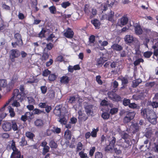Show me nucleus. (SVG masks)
<instances>
[{
  "label": "nucleus",
  "instance_id": "28",
  "mask_svg": "<svg viewBox=\"0 0 158 158\" xmlns=\"http://www.w3.org/2000/svg\"><path fill=\"white\" fill-rule=\"evenodd\" d=\"M35 82V78L33 76H31L28 79L27 83L31 84Z\"/></svg>",
  "mask_w": 158,
  "mask_h": 158
},
{
  "label": "nucleus",
  "instance_id": "64",
  "mask_svg": "<svg viewBox=\"0 0 158 158\" xmlns=\"http://www.w3.org/2000/svg\"><path fill=\"white\" fill-rule=\"evenodd\" d=\"M120 97L118 95L115 94L113 100L114 101H118L120 100Z\"/></svg>",
  "mask_w": 158,
  "mask_h": 158
},
{
  "label": "nucleus",
  "instance_id": "51",
  "mask_svg": "<svg viewBox=\"0 0 158 158\" xmlns=\"http://www.w3.org/2000/svg\"><path fill=\"white\" fill-rule=\"evenodd\" d=\"M102 154L100 152H97L95 154V158H102Z\"/></svg>",
  "mask_w": 158,
  "mask_h": 158
},
{
  "label": "nucleus",
  "instance_id": "21",
  "mask_svg": "<svg viewBox=\"0 0 158 158\" xmlns=\"http://www.w3.org/2000/svg\"><path fill=\"white\" fill-rule=\"evenodd\" d=\"M35 125L37 127H41L44 124L43 121L40 119L36 120L35 122Z\"/></svg>",
  "mask_w": 158,
  "mask_h": 158
},
{
  "label": "nucleus",
  "instance_id": "45",
  "mask_svg": "<svg viewBox=\"0 0 158 158\" xmlns=\"http://www.w3.org/2000/svg\"><path fill=\"white\" fill-rule=\"evenodd\" d=\"M82 149V143L80 142L78 143L77 148V151H79L81 150Z\"/></svg>",
  "mask_w": 158,
  "mask_h": 158
},
{
  "label": "nucleus",
  "instance_id": "49",
  "mask_svg": "<svg viewBox=\"0 0 158 158\" xmlns=\"http://www.w3.org/2000/svg\"><path fill=\"white\" fill-rule=\"evenodd\" d=\"M129 106L130 108L133 109L138 108V105L134 103L130 104Z\"/></svg>",
  "mask_w": 158,
  "mask_h": 158
},
{
  "label": "nucleus",
  "instance_id": "14",
  "mask_svg": "<svg viewBox=\"0 0 158 158\" xmlns=\"http://www.w3.org/2000/svg\"><path fill=\"white\" fill-rule=\"evenodd\" d=\"M30 4L33 10L36 11L38 10V9L36 7L37 3L36 0H31Z\"/></svg>",
  "mask_w": 158,
  "mask_h": 158
},
{
  "label": "nucleus",
  "instance_id": "17",
  "mask_svg": "<svg viewBox=\"0 0 158 158\" xmlns=\"http://www.w3.org/2000/svg\"><path fill=\"white\" fill-rule=\"evenodd\" d=\"M111 47L113 49L117 51H120L122 49V47L121 46L116 44H113Z\"/></svg>",
  "mask_w": 158,
  "mask_h": 158
},
{
  "label": "nucleus",
  "instance_id": "39",
  "mask_svg": "<svg viewBox=\"0 0 158 158\" xmlns=\"http://www.w3.org/2000/svg\"><path fill=\"white\" fill-rule=\"evenodd\" d=\"M126 115L128 116L130 119H132L134 118L135 115V113L134 112H129Z\"/></svg>",
  "mask_w": 158,
  "mask_h": 158
},
{
  "label": "nucleus",
  "instance_id": "60",
  "mask_svg": "<svg viewBox=\"0 0 158 158\" xmlns=\"http://www.w3.org/2000/svg\"><path fill=\"white\" fill-rule=\"evenodd\" d=\"M27 144V141L25 140L24 138H22L21 141L20 142V145L22 146L25 145Z\"/></svg>",
  "mask_w": 158,
  "mask_h": 158
},
{
  "label": "nucleus",
  "instance_id": "53",
  "mask_svg": "<svg viewBox=\"0 0 158 158\" xmlns=\"http://www.w3.org/2000/svg\"><path fill=\"white\" fill-rule=\"evenodd\" d=\"M150 39L148 37L145 38L143 40V44L147 47H148V43Z\"/></svg>",
  "mask_w": 158,
  "mask_h": 158
},
{
  "label": "nucleus",
  "instance_id": "43",
  "mask_svg": "<svg viewBox=\"0 0 158 158\" xmlns=\"http://www.w3.org/2000/svg\"><path fill=\"white\" fill-rule=\"evenodd\" d=\"M26 116L28 119H31L33 118V113L31 112H27L25 114Z\"/></svg>",
  "mask_w": 158,
  "mask_h": 158
},
{
  "label": "nucleus",
  "instance_id": "61",
  "mask_svg": "<svg viewBox=\"0 0 158 158\" xmlns=\"http://www.w3.org/2000/svg\"><path fill=\"white\" fill-rule=\"evenodd\" d=\"M42 112L40 110L37 109H35L33 111V114H39Z\"/></svg>",
  "mask_w": 158,
  "mask_h": 158
},
{
  "label": "nucleus",
  "instance_id": "62",
  "mask_svg": "<svg viewBox=\"0 0 158 158\" xmlns=\"http://www.w3.org/2000/svg\"><path fill=\"white\" fill-rule=\"evenodd\" d=\"M121 136L122 138L126 139L128 138V135L127 133L123 132L122 133Z\"/></svg>",
  "mask_w": 158,
  "mask_h": 158
},
{
  "label": "nucleus",
  "instance_id": "36",
  "mask_svg": "<svg viewBox=\"0 0 158 158\" xmlns=\"http://www.w3.org/2000/svg\"><path fill=\"white\" fill-rule=\"evenodd\" d=\"M56 76L55 74H52L49 75L48 79L50 81H53L56 79Z\"/></svg>",
  "mask_w": 158,
  "mask_h": 158
},
{
  "label": "nucleus",
  "instance_id": "10",
  "mask_svg": "<svg viewBox=\"0 0 158 158\" xmlns=\"http://www.w3.org/2000/svg\"><path fill=\"white\" fill-rule=\"evenodd\" d=\"M128 21V19L126 17L124 16L121 19H119L118 24V25L120 26H122L125 25Z\"/></svg>",
  "mask_w": 158,
  "mask_h": 158
},
{
  "label": "nucleus",
  "instance_id": "52",
  "mask_svg": "<svg viewBox=\"0 0 158 158\" xmlns=\"http://www.w3.org/2000/svg\"><path fill=\"white\" fill-rule=\"evenodd\" d=\"M45 32V30L44 29H43L41 31L39 34V37L40 38H42L44 37V35Z\"/></svg>",
  "mask_w": 158,
  "mask_h": 158
},
{
  "label": "nucleus",
  "instance_id": "2",
  "mask_svg": "<svg viewBox=\"0 0 158 158\" xmlns=\"http://www.w3.org/2000/svg\"><path fill=\"white\" fill-rule=\"evenodd\" d=\"M10 144H11V148L13 150V152L11 155L10 158H23L21 157L20 152L17 148L15 142L13 140L10 141Z\"/></svg>",
  "mask_w": 158,
  "mask_h": 158
},
{
  "label": "nucleus",
  "instance_id": "11",
  "mask_svg": "<svg viewBox=\"0 0 158 158\" xmlns=\"http://www.w3.org/2000/svg\"><path fill=\"white\" fill-rule=\"evenodd\" d=\"M74 33L70 28H68L66 31L64 33V35L67 38H70L73 37Z\"/></svg>",
  "mask_w": 158,
  "mask_h": 158
},
{
  "label": "nucleus",
  "instance_id": "37",
  "mask_svg": "<svg viewBox=\"0 0 158 158\" xmlns=\"http://www.w3.org/2000/svg\"><path fill=\"white\" fill-rule=\"evenodd\" d=\"M118 85V82L115 81L113 83V87L114 88L113 91L115 92L117 90V87Z\"/></svg>",
  "mask_w": 158,
  "mask_h": 158
},
{
  "label": "nucleus",
  "instance_id": "33",
  "mask_svg": "<svg viewBox=\"0 0 158 158\" xmlns=\"http://www.w3.org/2000/svg\"><path fill=\"white\" fill-rule=\"evenodd\" d=\"M49 145L52 148H56L57 147L56 143L53 140H51L50 142Z\"/></svg>",
  "mask_w": 158,
  "mask_h": 158
},
{
  "label": "nucleus",
  "instance_id": "40",
  "mask_svg": "<svg viewBox=\"0 0 158 158\" xmlns=\"http://www.w3.org/2000/svg\"><path fill=\"white\" fill-rule=\"evenodd\" d=\"M51 73V72L48 69L44 70L42 73V75L44 77H47Z\"/></svg>",
  "mask_w": 158,
  "mask_h": 158
},
{
  "label": "nucleus",
  "instance_id": "1",
  "mask_svg": "<svg viewBox=\"0 0 158 158\" xmlns=\"http://www.w3.org/2000/svg\"><path fill=\"white\" fill-rule=\"evenodd\" d=\"M141 114L144 118H146L149 121L155 124L156 123V115L152 110L148 109L141 110Z\"/></svg>",
  "mask_w": 158,
  "mask_h": 158
},
{
  "label": "nucleus",
  "instance_id": "6",
  "mask_svg": "<svg viewBox=\"0 0 158 158\" xmlns=\"http://www.w3.org/2000/svg\"><path fill=\"white\" fill-rule=\"evenodd\" d=\"M77 98H78V101L79 102V103L78 104H77L73 106V107L76 110H77V109H80L81 108V105L80 104V102H82V100L80 99V97H78V96H77V97H76V98L74 96H71L69 97L68 101L69 102L71 103H74Z\"/></svg>",
  "mask_w": 158,
  "mask_h": 158
},
{
  "label": "nucleus",
  "instance_id": "22",
  "mask_svg": "<svg viewBox=\"0 0 158 158\" xmlns=\"http://www.w3.org/2000/svg\"><path fill=\"white\" fill-rule=\"evenodd\" d=\"M141 82V80L139 79L134 80L132 82V86L133 87H136L137 86H138L139 85V84L140 82Z\"/></svg>",
  "mask_w": 158,
  "mask_h": 158
},
{
  "label": "nucleus",
  "instance_id": "46",
  "mask_svg": "<svg viewBox=\"0 0 158 158\" xmlns=\"http://www.w3.org/2000/svg\"><path fill=\"white\" fill-rule=\"evenodd\" d=\"M130 102V100L129 99L125 98L123 100V103L125 106H127L129 105Z\"/></svg>",
  "mask_w": 158,
  "mask_h": 158
},
{
  "label": "nucleus",
  "instance_id": "47",
  "mask_svg": "<svg viewBox=\"0 0 158 158\" xmlns=\"http://www.w3.org/2000/svg\"><path fill=\"white\" fill-rule=\"evenodd\" d=\"M143 60L142 59H139L136 60L134 63L135 66L138 65L141 62H143Z\"/></svg>",
  "mask_w": 158,
  "mask_h": 158
},
{
  "label": "nucleus",
  "instance_id": "31",
  "mask_svg": "<svg viewBox=\"0 0 158 158\" xmlns=\"http://www.w3.org/2000/svg\"><path fill=\"white\" fill-rule=\"evenodd\" d=\"M53 133L52 128L51 127L49 129H47L45 133V135L47 136L51 135Z\"/></svg>",
  "mask_w": 158,
  "mask_h": 158
},
{
  "label": "nucleus",
  "instance_id": "29",
  "mask_svg": "<svg viewBox=\"0 0 158 158\" xmlns=\"http://www.w3.org/2000/svg\"><path fill=\"white\" fill-rule=\"evenodd\" d=\"M62 107V106L61 105H60L58 106H56L55 108V110H54V113H56V111L58 112V114H61V108Z\"/></svg>",
  "mask_w": 158,
  "mask_h": 158
},
{
  "label": "nucleus",
  "instance_id": "59",
  "mask_svg": "<svg viewBox=\"0 0 158 158\" xmlns=\"http://www.w3.org/2000/svg\"><path fill=\"white\" fill-rule=\"evenodd\" d=\"M118 111V109L117 108H113L111 109L110 110V113L111 114H116Z\"/></svg>",
  "mask_w": 158,
  "mask_h": 158
},
{
  "label": "nucleus",
  "instance_id": "56",
  "mask_svg": "<svg viewBox=\"0 0 158 158\" xmlns=\"http://www.w3.org/2000/svg\"><path fill=\"white\" fill-rule=\"evenodd\" d=\"M49 147L48 146L44 147L43 149V154L44 155L45 154L49 151Z\"/></svg>",
  "mask_w": 158,
  "mask_h": 158
},
{
  "label": "nucleus",
  "instance_id": "42",
  "mask_svg": "<svg viewBox=\"0 0 158 158\" xmlns=\"http://www.w3.org/2000/svg\"><path fill=\"white\" fill-rule=\"evenodd\" d=\"M152 52L150 51L146 52L144 53V56L146 58H149L152 55Z\"/></svg>",
  "mask_w": 158,
  "mask_h": 158
},
{
  "label": "nucleus",
  "instance_id": "38",
  "mask_svg": "<svg viewBox=\"0 0 158 158\" xmlns=\"http://www.w3.org/2000/svg\"><path fill=\"white\" fill-rule=\"evenodd\" d=\"M49 9L50 10V12L51 13L54 14L56 12V8L54 6H52L49 8Z\"/></svg>",
  "mask_w": 158,
  "mask_h": 158
},
{
  "label": "nucleus",
  "instance_id": "13",
  "mask_svg": "<svg viewBox=\"0 0 158 158\" xmlns=\"http://www.w3.org/2000/svg\"><path fill=\"white\" fill-rule=\"evenodd\" d=\"M11 126L10 123L5 122L2 125V128L5 131H8L11 129Z\"/></svg>",
  "mask_w": 158,
  "mask_h": 158
},
{
  "label": "nucleus",
  "instance_id": "27",
  "mask_svg": "<svg viewBox=\"0 0 158 158\" xmlns=\"http://www.w3.org/2000/svg\"><path fill=\"white\" fill-rule=\"evenodd\" d=\"M7 85V82L4 79H0V86L2 87H5Z\"/></svg>",
  "mask_w": 158,
  "mask_h": 158
},
{
  "label": "nucleus",
  "instance_id": "34",
  "mask_svg": "<svg viewBox=\"0 0 158 158\" xmlns=\"http://www.w3.org/2000/svg\"><path fill=\"white\" fill-rule=\"evenodd\" d=\"M155 84L154 82H148L146 84L145 86L148 88H151Z\"/></svg>",
  "mask_w": 158,
  "mask_h": 158
},
{
  "label": "nucleus",
  "instance_id": "35",
  "mask_svg": "<svg viewBox=\"0 0 158 158\" xmlns=\"http://www.w3.org/2000/svg\"><path fill=\"white\" fill-rule=\"evenodd\" d=\"M79 155L81 158H89L87 154L82 151H81L79 153Z\"/></svg>",
  "mask_w": 158,
  "mask_h": 158
},
{
  "label": "nucleus",
  "instance_id": "20",
  "mask_svg": "<svg viewBox=\"0 0 158 158\" xmlns=\"http://www.w3.org/2000/svg\"><path fill=\"white\" fill-rule=\"evenodd\" d=\"M109 6L107 1L106 2L102 3L100 7L101 10L102 12H103L104 11H106L107 9Z\"/></svg>",
  "mask_w": 158,
  "mask_h": 158
},
{
  "label": "nucleus",
  "instance_id": "32",
  "mask_svg": "<svg viewBox=\"0 0 158 158\" xmlns=\"http://www.w3.org/2000/svg\"><path fill=\"white\" fill-rule=\"evenodd\" d=\"M109 6H112L114 4H116L117 2L114 0H109L107 1Z\"/></svg>",
  "mask_w": 158,
  "mask_h": 158
},
{
  "label": "nucleus",
  "instance_id": "9",
  "mask_svg": "<svg viewBox=\"0 0 158 158\" xmlns=\"http://www.w3.org/2000/svg\"><path fill=\"white\" fill-rule=\"evenodd\" d=\"M93 106L91 105H88L85 106V112L87 115L91 116L93 114Z\"/></svg>",
  "mask_w": 158,
  "mask_h": 158
},
{
  "label": "nucleus",
  "instance_id": "50",
  "mask_svg": "<svg viewBox=\"0 0 158 158\" xmlns=\"http://www.w3.org/2000/svg\"><path fill=\"white\" fill-rule=\"evenodd\" d=\"M12 128L14 131H16L18 130V127L15 122H12Z\"/></svg>",
  "mask_w": 158,
  "mask_h": 158
},
{
  "label": "nucleus",
  "instance_id": "24",
  "mask_svg": "<svg viewBox=\"0 0 158 158\" xmlns=\"http://www.w3.org/2000/svg\"><path fill=\"white\" fill-rule=\"evenodd\" d=\"M26 136L28 138L30 139H32L34 137L35 135L31 132L27 131L26 133Z\"/></svg>",
  "mask_w": 158,
  "mask_h": 158
},
{
  "label": "nucleus",
  "instance_id": "26",
  "mask_svg": "<svg viewBox=\"0 0 158 158\" xmlns=\"http://www.w3.org/2000/svg\"><path fill=\"white\" fill-rule=\"evenodd\" d=\"M52 128L53 132L54 133L59 134L60 132L61 129L60 128L55 126L52 127Z\"/></svg>",
  "mask_w": 158,
  "mask_h": 158
},
{
  "label": "nucleus",
  "instance_id": "15",
  "mask_svg": "<svg viewBox=\"0 0 158 158\" xmlns=\"http://www.w3.org/2000/svg\"><path fill=\"white\" fill-rule=\"evenodd\" d=\"M135 32L137 35H139L142 34L143 31L140 26L136 25L135 26Z\"/></svg>",
  "mask_w": 158,
  "mask_h": 158
},
{
  "label": "nucleus",
  "instance_id": "44",
  "mask_svg": "<svg viewBox=\"0 0 158 158\" xmlns=\"http://www.w3.org/2000/svg\"><path fill=\"white\" fill-rule=\"evenodd\" d=\"M99 44L102 46H107L108 43L107 41H103L100 40L98 41Z\"/></svg>",
  "mask_w": 158,
  "mask_h": 158
},
{
  "label": "nucleus",
  "instance_id": "16",
  "mask_svg": "<svg viewBox=\"0 0 158 158\" xmlns=\"http://www.w3.org/2000/svg\"><path fill=\"white\" fill-rule=\"evenodd\" d=\"M91 22L96 28H99L101 24L99 20L95 19L92 20Z\"/></svg>",
  "mask_w": 158,
  "mask_h": 158
},
{
  "label": "nucleus",
  "instance_id": "57",
  "mask_svg": "<svg viewBox=\"0 0 158 158\" xmlns=\"http://www.w3.org/2000/svg\"><path fill=\"white\" fill-rule=\"evenodd\" d=\"M14 101L13 103H12V106H14L16 107H18L20 106L19 103L16 101V100Z\"/></svg>",
  "mask_w": 158,
  "mask_h": 158
},
{
  "label": "nucleus",
  "instance_id": "12",
  "mask_svg": "<svg viewBox=\"0 0 158 158\" xmlns=\"http://www.w3.org/2000/svg\"><path fill=\"white\" fill-rule=\"evenodd\" d=\"M15 39L16 41V43L17 45H21L22 44V41L21 36L19 33H16L15 35Z\"/></svg>",
  "mask_w": 158,
  "mask_h": 158
},
{
  "label": "nucleus",
  "instance_id": "55",
  "mask_svg": "<svg viewBox=\"0 0 158 158\" xmlns=\"http://www.w3.org/2000/svg\"><path fill=\"white\" fill-rule=\"evenodd\" d=\"M28 101L29 104H33L35 102V100L31 97H27Z\"/></svg>",
  "mask_w": 158,
  "mask_h": 158
},
{
  "label": "nucleus",
  "instance_id": "19",
  "mask_svg": "<svg viewBox=\"0 0 158 158\" xmlns=\"http://www.w3.org/2000/svg\"><path fill=\"white\" fill-rule=\"evenodd\" d=\"M69 80V77L67 76H63L60 79V81L61 83L64 84H67Z\"/></svg>",
  "mask_w": 158,
  "mask_h": 158
},
{
  "label": "nucleus",
  "instance_id": "3",
  "mask_svg": "<svg viewBox=\"0 0 158 158\" xmlns=\"http://www.w3.org/2000/svg\"><path fill=\"white\" fill-rule=\"evenodd\" d=\"M24 94L23 93H19V90L18 89L14 90L13 92V96L9 100L10 101L13 100H20L22 101L24 98Z\"/></svg>",
  "mask_w": 158,
  "mask_h": 158
},
{
  "label": "nucleus",
  "instance_id": "41",
  "mask_svg": "<svg viewBox=\"0 0 158 158\" xmlns=\"http://www.w3.org/2000/svg\"><path fill=\"white\" fill-rule=\"evenodd\" d=\"M70 5V3L69 2H66L62 3L61 4V6L62 7L65 8Z\"/></svg>",
  "mask_w": 158,
  "mask_h": 158
},
{
  "label": "nucleus",
  "instance_id": "18",
  "mask_svg": "<svg viewBox=\"0 0 158 158\" xmlns=\"http://www.w3.org/2000/svg\"><path fill=\"white\" fill-rule=\"evenodd\" d=\"M64 138L67 140L70 139L71 137V132L67 130L65 131L64 134Z\"/></svg>",
  "mask_w": 158,
  "mask_h": 158
},
{
  "label": "nucleus",
  "instance_id": "63",
  "mask_svg": "<svg viewBox=\"0 0 158 158\" xmlns=\"http://www.w3.org/2000/svg\"><path fill=\"white\" fill-rule=\"evenodd\" d=\"M40 89L42 93L43 94H45L47 91V88L45 86H42L41 87Z\"/></svg>",
  "mask_w": 158,
  "mask_h": 158
},
{
  "label": "nucleus",
  "instance_id": "8",
  "mask_svg": "<svg viewBox=\"0 0 158 158\" xmlns=\"http://www.w3.org/2000/svg\"><path fill=\"white\" fill-rule=\"evenodd\" d=\"M114 12L112 11H110L108 13V15L106 14L103 15L101 18V20H104L105 19H107L110 21H112L113 20L114 16Z\"/></svg>",
  "mask_w": 158,
  "mask_h": 158
},
{
  "label": "nucleus",
  "instance_id": "4",
  "mask_svg": "<svg viewBox=\"0 0 158 158\" xmlns=\"http://www.w3.org/2000/svg\"><path fill=\"white\" fill-rule=\"evenodd\" d=\"M107 138V140L110 142V144L106 147L105 151L107 152H112L114 148L116 139L114 137H108Z\"/></svg>",
  "mask_w": 158,
  "mask_h": 158
},
{
  "label": "nucleus",
  "instance_id": "7",
  "mask_svg": "<svg viewBox=\"0 0 158 158\" xmlns=\"http://www.w3.org/2000/svg\"><path fill=\"white\" fill-rule=\"evenodd\" d=\"M10 57L12 61H15V59L18 57L20 56L19 51L17 49H12L10 51Z\"/></svg>",
  "mask_w": 158,
  "mask_h": 158
},
{
  "label": "nucleus",
  "instance_id": "48",
  "mask_svg": "<svg viewBox=\"0 0 158 158\" xmlns=\"http://www.w3.org/2000/svg\"><path fill=\"white\" fill-rule=\"evenodd\" d=\"M102 116L103 119H107L109 117V114L105 112L102 114Z\"/></svg>",
  "mask_w": 158,
  "mask_h": 158
},
{
  "label": "nucleus",
  "instance_id": "25",
  "mask_svg": "<svg viewBox=\"0 0 158 158\" xmlns=\"http://www.w3.org/2000/svg\"><path fill=\"white\" fill-rule=\"evenodd\" d=\"M99 130L98 128H97L96 129L93 128L92 131L91 133V135L93 137H96L97 136V132Z\"/></svg>",
  "mask_w": 158,
  "mask_h": 158
},
{
  "label": "nucleus",
  "instance_id": "30",
  "mask_svg": "<svg viewBox=\"0 0 158 158\" xmlns=\"http://www.w3.org/2000/svg\"><path fill=\"white\" fill-rule=\"evenodd\" d=\"M106 60H104L103 58L101 57L97 59V64L98 65L102 64Z\"/></svg>",
  "mask_w": 158,
  "mask_h": 158
},
{
  "label": "nucleus",
  "instance_id": "58",
  "mask_svg": "<svg viewBox=\"0 0 158 158\" xmlns=\"http://www.w3.org/2000/svg\"><path fill=\"white\" fill-rule=\"evenodd\" d=\"M114 91H113V92H109L108 93V95L109 97L111 98V99L113 100L114 96L115 94V93H114L113 92Z\"/></svg>",
  "mask_w": 158,
  "mask_h": 158
},
{
  "label": "nucleus",
  "instance_id": "5",
  "mask_svg": "<svg viewBox=\"0 0 158 158\" xmlns=\"http://www.w3.org/2000/svg\"><path fill=\"white\" fill-rule=\"evenodd\" d=\"M124 41L126 44H130L133 42L137 44H139V42L137 39L131 35H127L124 38Z\"/></svg>",
  "mask_w": 158,
  "mask_h": 158
},
{
  "label": "nucleus",
  "instance_id": "23",
  "mask_svg": "<svg viewBox=\"0 0 158 158\" xmlns=\"http://www.w3.org/2000/svg\"><path fill=\"white\" fill-rule=\"evenodd\" d=\"M8 109L10 113V116L11 117H13L15 116V113L14 111V109L10 106H9L8 107Z\"/></svg>",
  "mask_w": 158,
  "mask_h": 158
},
{
  "label": "nucleus",
  "instance_id": "54",
  "mask_svg": "<svg viewBox=\"0 0 158 158\" xmlns=\"http://www.w3.org/2000/svg\"><path fill=\"white\" fill-rule=\"evenodd\" d=\"M95 150V147H93L91 148L89 152V155L91 156H93Z\"/></svg>",
  "mask_w": 158,
  "mask_h": 158
}]
</instances>
